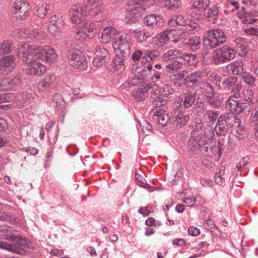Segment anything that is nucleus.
I'll use <instances>...</instances> for the list:
<instances>
[{
    "mask_svg": "<svg viewBox=\"0 0 258 258\" xmlns=\"http://www.w3.org/2000/svg\"><path fill=\"white\" fill-rule=\"evenodd\" d=\"M227 126H235L237 131L239 132L243 129L239 118L230 113H225L219 116L214 128L216 135L219 137L225 136L228 130Z\"/></svg>",
    "mask_w": 258,
    "mask_h": 258,
    "instance_id": "nucleus-1",
    "label": "nucleus"
},
{
    "mask_svg": "<svg viewBox=\"0 0 258 258\" xmlns=\"http://www.w3.org/2000/svg\"><path fill=\"white\" fill-rule=\"evenodd\" d=\"M160 52L157 50H145L142 51L139 49H136L132 55V60L136 62L141 58V71H146L150 70L153 67L154 59L159 56Z\"/></svg>",
    "mask_w": 258,
    "mask_h": 258,
    "instance_id": "nucleus-2",
    "label": "nucleus"
},
{
    "mask_svg": "<svg viewBox=\"0 0 258 258\" xmlns=\"http://www.w3.org/2000/svg\"><path fill=\"white\" fill-rule=\"evenodd\" d=\"M190 5L192 8L200 12L207 11V16L209 20L213 23H216L218 10L215 6L212 5L210 0H191Z\"/></svg>",
    "mask_w": 258,
    "mask_h": 258,
    "instance_id": "nucleus-3",
    "label": "nucleus"
},
{
    "mask_svg": "<svg viewBox=\"0 0 258 258\" xmlns=\"http://www.w3.org/2000/svg\"><path fill=\"white\" fill-rule=\"evenodd\" d=\"M227 41V37L220 29H214L207 31L204 38L205 45L211 48H215Z\"/></svg>",
    "mask_w": 258,
    "mask_h": 258,
    "instance_id": "nucleus-4",
    "label": "nucleus"
},
{
    "mask_svg": "<svg viewBox=\"0 0 258 258\" xmlns=\"http://www.w3.org/2000/svg\"><path fill=\"white\" fill-rule=\"evenodd\" d=\"M131 38L125 33H118L112 44L113 49L118 51L123 57H128L131 54Z\"/></svg>",
    "mask_w": 258,
    "mask_h": 258,
    "instance_id": "nucleus-5",
    "label": "nucleus"
},
{
    "mask_svg": "<svg viewBox=\"0 0 258 258\" xmlns=\"http://www.w3.org/2000/svg\"><path fill=\"white\" fill-rule=\"evenodd\" d=\"M38 46L30 45L29 43L22 41L19 43L17 49V56L23 58L22 61L25 63H32L33 59H35Z\"/></svg>",
    "mask_w": 258,
    "mask_h": 258,
    "instance_id": "nucleus-6",
    "label": "nucleus"
},
{
    "mask_svg": "<svg viewBox=\"0 0 258 258\" xmlns=\"http://www.w3.org/2000/svg\"><path fill=\"white\" fill-rule=\"evenodd\" d=\"M168 25L170 27L177 26L184 28L187 31H191L199 28V24L194 21L188 19L182 15L173 16L168 21Z\"/></svg>",
    "mask_w": 258,
    "mask_h": 258,
    "instance_id": "nucleus-7",
    "label": "nucleus"
},
{
    "mask_svg": "<svg viewBox=\"0 0 258 258\" xmlns=\"http://www.w3.org/2000/svg\"><path fill=\"white\" fill-rule=\"evenodd\" d=\"M234 57L235 52L233 49L224 45L213 51L211 56V61L214 64H219L220 62H225L234 58Z\"/></svg>",
    "mask_w": 258,
    "mask_h": 258,
    "instance_id": "nucleus-8",
    "label": "nucleus"
},
{
    "mask_svg": "<svg viewBox=\"0 0 258 258\" xmlns=\"http://www.w3.org/2000/svg\"><path fill=\"white\" fill-rule=\"evenodd\" d=\"M157 84L144 82L136 91L134 97L139 101L145 100L149 97L153 98L156 96Z\"/></svg>",
    "mask_w": 258,
    "mask_h": 258,
    "instance_id": "nucleus-9",
    "label": "nucleus"
},
{
    "mask_svg": "<svg viewBox=\"0 0 258 258\" xmlns=\"http://www.w3.org/2000/svg\"><path fill=\"white\" fill-rule=\"evenodd\" d=\"M67 58L69 63L75 69L85 70L87 67V61L82 52L78 49L70 50Z\"/></svg>",
    "mask_w": 258,
    "mask_h": 258,
    "instance_id": "nucleus-10",
    "label": "nucleus"
},
{
    "mask_svg": "<svg viewBox=\"0 0 258 258\" xmlns=\"http://www.w3.org/2000/svg\"><path fill=\"white\" fill-rule=\"evenodd\" d=\"M29 3L26 0H15L12 5V14L17 20H24L28 16Z\"/></svg>",
    "mask_w": 258,
    "mask_h": 258,
    "instance_id": "nucleus-11",
    "label": "nucleus"
},
{
    "mask_svg": "<svg viewBox=\"0 0 258 258\" xmlns=\"http://www.w3.org/2000/svg\"><path fill=\"white\" fill-rule=\"evenodd\" d=\"M87 5L92 7L89 12V15L95 18L96 21H102L105 20V15L101 0H84Z\"/></svg>",
    "mask_w": 258,
    "mask_h": 258,
    "instance_id": "nucleus-12",
    "label": "nucleus"
},
{
    "mask_svg": "<svg viewBox=\"0 0 258 258\" xmlns=\"http://www.w3.org/2000/svg\"><path fill=\"white\" fill-rule=\"evenodd\" d=\"M64 18L61 14L52 16L49 19L48 30L50 33L55 36H59L64 27Z\"/></svg>",
    "mask_w": 258,
    "mask_h": 258,
    "instance_id": "nucleus-13",
    "label": "nucleus"
},
{
    "mask_svg": "<svg viewBox=\"0 0 258 258\" xmlns=\"http://www.w3.org/2000/svg\"><path fill=\"white\" fill-rule=\"evenodd\" d=\"M35 59L42 60L48 63H54L57 58V55L53 49L48 45L38 46Z\"/></svg>",
    "mask_w": 258,
    "mask_h": 258,
    "instance_id": "nucleus-14",
    "label": "nucleus"
},
{
    "mask_svg": "<svg viewBox=\"0 0 258 258\" xmlns=\"http://www.w3.org/2000/svg\"><path fill=\"white\" fill-rule=\"evenodd\" d=\"M205 143L206 140L203 139V135H200L196 131L191 132L188 141V147L193 154H197L201 147Z\"/></svg>",
    "mask_w": 258,
    "mask_h": 258,
    "instance_id": "nucleus-15",
    "label": "nucleus"
},
{
    "mask_svg": "<svg viewBox=\"0 0 258 258\" xmlns=\"http://www.w3.org/2000/svg\"><path fill=\"white\" fill-rule=\"evenodd\" d=\"M204 72L201 71H194L188 74L184 81L185 84L189 87L200 86L204 84Z\"/></svg>",
    "mask_w": 258,
    "mask_h": 258,
    "instance_id": "nucleus-16",
    "label": "nucleus"
},
{
    "mask_svg": "<svg viewBox=\"0 0 258 258\" xmlns=\"http://www.w3.org/2000/svg\"><path fill=\"white\" fill-rule=\"evenodd\" d=\"M69 16L73 23L80 24L86 20V12L80 5H74L69 10Z\"/></svg>",
    "mask_w": 258,
    "mask_h": 258,
    "instance_id": "nucleus-17",
    "label": "nucleus"
},
{
    "mask_svg": "<svg viewBox=\"0 0 258 258\" xmlns=\"http://www.w3.org/2000/svg\"><path fill=\"white\" fill-rule=\"evenodd\" d=\"M95 26L90 21H87L83 24L81 30L78 31L75 34V39L77 44H80L85 41L87 37L90 36V33L93 32Z\"/></svg>",
    "mask_w": 258,
    "mask_h": 258,
    "instance_id": "nucleus-18",
    "label": "nucleus"
},
{
    "mask_svg": "<svg viewBox=\"0 0 258 258\" xmlns=\"http://www.w3.org/2000/svg\"><path fill=\"white\" fill-rule=\"evenodd\" d=\"M238 98L234 94L229 97L226 103V107L232 112V114H239L246 108V104L237 100Z\"/></svg>",
    "mask_w": 258,
    "mask_h": 258,
    "instance_id": "nucleus-19",
    "label": "nucleus"
},
{
    "mask_svg": "<svg viewBox=\"0 0 258 258\" xmlns=\"http://www.w3.org/2000/svg\"><path fill=\"white\" fill-rule=\"evenodd\" d=\"M16 66L15 56L9 55L4 56L0 60V73L7 75L12 72Z\"/></svg>",
    "mask_w": 258,
    "mask_h": 258,
    "instance_id": "nucleus-20",
    "label": "nucleus"
},
{
    "mask_svg": "<svg viewBox=\"0 0 258 258\" xmlns=\"http://www.w3.org/2000/svg\"><path fill=\"white\" fill-rule=\"evenodd\" d=\"M232 92L238 98H240L244 101L248 102H251L253 97L252 90L246 88L242 89V86L240 84L236 85L235 88H233Z\"/></svg>",
    "mask_w": 258,
    "mask_h": 258,
    "instance_id": "nucleus-21",
    "label": "nucleus"
},
{
    "mask_svg": "<svg viewBox=\"0 0 258 258\" xmlns=\"http://www.w3.org/2000/svg\"><path fill=\"white\" fill-rule=\"evenodd\" d=\"M144 23L150 28L157 29L162 26L164 21L161 16L152 14L145 17Z\"/></svg>",
    "mask_w": 258,
    "mask_h": 258,
    "instance_id": "nucleus-22",
    "label": "nucleus"
},
{
    "mask_svg": "<svg viewBox=\"0 0 258 258\" xmlns=\"http://www.w3.org/2000/svg\"><path fill=\"white\" fill-rule=\"evenodd\" d=\"M0 236L4 239L16 242L17 243L15 244L17 246H19V243L22 240L21 236L13 234L12 228L7 226H4L0 229Z\"/></svg>",
    "mask_w": 258,
    "mask_h": 258,
    "instance_id": "nucleus-23",
    "label": "nucleus"
},
{
    "mask_svg": "<svg viewBox=\"0 0 258 258\" xmlns=\"http://www.w3.org/2000/svg\"><path fill=\"white\" fill-rule=\"evenodd\" d=\"M39 59H33L32 63H26L30 67L27 74L31 75L40 76L46 71L45 67L39 62Z\"/></svg>",
    "mask_w": 258,
    "mask_h": 258,
    "instance_id": "nucleus-24",
    "label": "nucleus"
},
{
    "mask_svg": "<svg viewBox=\"0 0 258 258\" xmlns=\"http://www.w3.org/2000/svg\"><path fill=\"white\" fill-rule=\"evenodd\" d=\"M118 33L119 32L112 27L105 28L100 37L101 42L103 43H107L109 42L111 39L115 40Z\"/></svg>",
    "mask_w": 258,
    "mask_h": 258,
    "instance_id": "nucleus-25",
    "label": "nucleus"
},
{
    "mask_svg": "<svg viewBox=\"0 0 258 258\" xmlns=\"http://www.w3.org/2000/svg\"><path fill=\"white\" fill-rule=\"evenodd\" d=\"M32 95L26 92L23 91L16 95V103L19 108H22L29 105L32 99Z\"/></svg>",
    "mask_w": 258,
    "mask_h": 258,
    "instance_id": "nucleus-26",
    "label": "nucleus"
},
{
    "mask_svg": "<svg viewBox=\"0 0 258 258\" xmlns=\"http://www.w3.org/2000/svg\"><path fill=\"white\" fill-rule=\"evenodd\" d=\"M19 35L23 38L32 39L39 40L42 37V33L39 30L30 28L22 29L19 32Z\"/></svg>",
    "mask_w": 258,
    "mask_h": 258,
    "instance_id": "nucleus-27",
    "label": "nucleus"
},
{
    "mask_svg": "<svg viewBox=\"0 0 258 258\" xmlns=\"http://www.w3.org/2000/svg\"><path fill=\"white\" fill-rule=\"evenodd\" d=\"M227 73L230 75L241 74L243 72V62L240 60H236L227 65L225 68Z\"/></svg>",
    "mask_w": 258,
    "mask_h": 258,
    "instance_id": "nucleus-28",
    "label": "nucleus"
},
{
    "mask_svg": "<svg viewBox=\"0 0 258 258\" xmlns=\"http://www.w3.org/2000/svg\"><path fill=\"white\" fill-rule=\"evenodd\" d=\"M95 56L92 60L94 66H101L105 62V57L108 54L107 50L104 48H99L95 52Z\"/></svg>",
    "mask_w": 258,
    "mask_h": 258,
    "instance_id": "nucleus-29",
    "label": "nucleus"
},
{
    "mask_svg": "<svg viewBox=\"0 0 258 258\" xmlns=\"http://www.w3.org/2000/svg\"><path fill=\"white\" fill-rule=\"evenodd\" d=\"M56 76L53 74L46 75L39 83V88L47 89L53 87L56 83Z\"/></svg>",
    "mask_w": 258,
    "mask_h": 258,
    "instance_id": "nucleus-30",
    "label": "nucleus"
},
{
    "mask_svg": "<svg viewBox=\"0 0 258 258\" xmlns=\"http://www.w3.org/2000/svg\"><path fill=\"white\" fill-rule=\"evenodd\" d=\"M183 43L186 48L192 51H196L201 47V40L200 37L194 36L189 38L187 40H184Z\"/></svg>",
    "mask_w": 258,
    "mask_h": 258,
    "instance_id": "nucleus-31",
    "label": "nucleus"
},
{
    "mask_svg": "<svg viewBox=\"0 0 258 258\" xmlns=\"http://www.w3.org/2000/svg\"><path fill=\"white\" fill-rule=\"evenodd\" d=\"M153 119L157 121L159 125L164 127L166 125L169 118L168 115L165 113L164 110L160 109L154 113Z\"/></svg>",
    "mask_w": 258,
    "mask_h": 258,
    "instance_id": "nucleus-32",
    "label": "nucleus"
},
{
    "mask_svg": "<svg viewBox=\"0 0 258 258\" xmlns=\"http://www.w3.org/2000/svg\"><path fill=\"white\" fill-rule=\"evenodd\" d=\"M185 71H182L169 76V80L173 84L175 87H181L184 85H186L185 81L183 80L185 78Z\"/></svg>",
    "mask_w": 258,
    "mask_h": 258,
    "instance_id": "nucleus-33",
    "label": "nucleus"
},
{
    "mask_svg": "<svg viewBox=\"0 0 258 258\" xmlns=\"http://www.w3.org/2000/svg\"><path fill=\"white\" fill-rule=\"evenodd\" d=\"M0 248L7 249L10 251L19 254H23L25 250L21 246H17L15 244H9L6 242L0 241Z\"/></svg>",
    "mask_w": 258,
    "mask_h": 258,
    "instance_id": "nucleus-34",
    "label": "nucleus"
},
{
    "mask_svg": "<svg viewBox=\"0 0 258 258\" xmlns=\"http://www.w3.org/2000/svg\"><path fill=\"white\" fill-rule=\"evenodd\" d=\"M165 32L168 42H173L174 43H177L180 41L182 42L183 40V35L185 34V33L179 34L174 29L165 30Z\"/></svg>",
    "mask_w": 258,
    "mask_h": 258,
    "instance_id": "nucleus-35",
    "label": "nucleus"
},
{
    "mask_svg": "<svg viewBox=\"0 0 258 258\" xmlns=\"http://www.w3.org/2000/svg\"><path fill=\"white\" fill-rule=\"evenodd\" d=\"M182 56V52L181 50L175 49H172L165 52L162 56V59L164 61L170 59L174 60V58H180Z\"/></svg>",
    "mask_w": 258,
    "mask_h": 258,
    "instance_id": "nucleus-36",
    "label": "nucleus"
},
{
    "mask_svg": "<svg viewBox=\"0 0 258 258\" xmlns=\"http://www.w3.org/2000/svg\"><path fill=\"white\" fill-rule=\"evenodd\" d=\"M183 106L184 108H189L191 107L196 101V95L192 92L187 91L183 94Z\"/></svg>",
    "mask_w": 258,
    "mask_h": 258,
    "instance_id": "nucleus-37",
    "label": "nucleus"
},
{
    "mask_svg": "<svg viewBox=\"0 0 258 258\" xmlns=\"http://www.w3.org/2000/svg\"><path fill=\"white\" fill-rule=\"evenodd\" d=\"M50 6L46 3L41 6H37L35 8L34 14L40 18H43L50 11Z\"/></svg>",
    "mask_w": 258,
    "mask_h": 258,
    "instance_id": "nucleus-38",
    "label": "nucleus"
},
{
    "mask_svg": "<svg viewBox=\"0 0 258 258\" xmlns=\"http://www.w3.org/2000/svg\"><path fill=\"white\" fill-rule=\"evenodd\" d=\"M120 54V56L119 55L115 57L113 61V67L114 70L118 72V74L122 73L125 70V65L124 63V58Z\"/></svg>",
    "mask_w": 258,
    "mask_h": 258,
    "instance_id": "nucleus-39",
    "label": "nucleus"
},
{
    "mask_svg": "<svg viewBox=\"0 0 258 258\" xmlns=\"http://www.w3.org/2000/svg\"><path fill=\"white\" fill-rule=\"evenodd\" d=\"M174 90L170 85L163 84L160 89H159L158 86L157 85L156 96L160 95L167 98L169 95L172 94Z\"/></svg>",
    "mask_w": 258,
    "mask_h": 258,
    "instance_id": "nucleus-40",
    "label": "nucleus"
},
{
    "mask_svg": "<svg viewBox=\"0 0 258 258\" xmlns=\"http://www.w3.org/2000/svg\"><path fill=\"white\" fill-rule=\"evenodd\" d=\"M153 42L158 47H161L166 44L168 42V39L167 38L165 31L154 37Z\"/></svg>",
    "mask_w": 258,
    "mask_h": 258,
    "instance_id": "nucleus-41",
    "label": "nucleus"
},
{
    "mask_svg": "<svg viewBox=\"0 0 258 258\" xmlns=\"http://www.w3.org/2000/svg\"><path fill=\"white\" fill-rule=\"evenodd\" d=\"M202 85L203 86H200L199 90L200 92L204 95L206 99L214 95V89L211 85L204 82V84Z\"/></svg>",
    "mask_w": 258,
    "mask_h": 258,
    "instance_id": "nucleus-42",
    "label": "nucleus"
},
{
    "mask_svg": "<svg viewBox=\"0 0 258 258\" xmlns=\"http://www.w3.org/2000/svg\"><path fill=\"white\" fill-rule=\"evenodd\" d=\"M163 3V5L170 11H176L182 5L180 0H165Z\"/></svg>",
    "mask_w": 258,
    "mask_h": 258,
    "instance_id": "nucleus-43",
    "label": "nucleus"
},
{
    "mask_svg": "<svg viewBox=\"0 0 258 258\" xmlns=\"http://www.w3.org/2000/svg\"><path fill=\"white\" fill-rule=\"evenodd\" d=\"M237 16L241 20L243 23L245 24H253L256 21V20L254 18L249 19V13L245 11L244 9L239 11L237 13Z\"/></svg>",
    "mask_w": 258,
    "mask_h": 258,
    "instance_id": "nucleus-44",
    "label": "nucleus"
},
{
    "mask_svg": "<svg viewBox=\"0 0 258 258\" xmlns=\"http://www.w3.org/2000/svg\"><path fill=\"white\" fill-rule=\"evenodd\" d=\"M214 130L210 125H207L203 130V139L206 140V143L209 141H211L214 139Z\"/></svg>",
    "mask_w": 258,
    "mask_h": 258,
    "instance_id": "nucleus-45",
    "label": "nucleus"
},
{
    "mask_svg": "<svg viewBox=\"0 0 258 258\" xmlns=\"http://www.w3.org/2000/svg\"><path fill=\"white\" fill-rule=\"evenodd\" d=\"M219 111L213 110H208L204 113V117L205 120L209 122H214L218 119Z\"/></svg>",
    "mask_w": 258,
    "mask_h": 258,
    "instance_id": "nucleus-46",
    "label": "nucleus"
},
{
    "mask_svg": "<svg viewBox=\"0 0 258 258\" xmlns=\"http://www.w3.org/2000/svg\"><path fill=\"white\" fill-rule=\"evenodd\" d=\"M182 66V62L177 60H172L165 66L167 71H177L180 69Z\"/></svg>",
    "mask_w": 258,
    "mask_h": 258,
    "instance_id": "nucleus-47",
    "label": "nucleus"
},
{
    "mask_svg": "<svg viewBox=\"0 0 258 258\" xmlns=\"http://www.w3.org/2000/svg\"><path fill=\"white\" fill-rule=\"evenodd\" d=\"M12 43L8 40H5L0 44V54H5L11 52Z\"/></svg>",
    "mask_w": 258,
    "mask_h": 258,
    "instance_id": "nucleus-48",
    "label": "nucleus"
},
{
    "mask_svg": "<svg viewBox=\"0 0 258 258\" xmlns=\"http://www.w3.org/2000/svg\"><path fill=\"white\" fill-rule=\"evenodd\" d=\"M165 97L157 95L154 97V100L152 105L154 107H159L165 105L167 103V99L165 98Z\"/></svg>",
    "mask_w": 258,
    "mask_h": 258,
    "instance_id": "nucleus-49",
    "label": "nucleus"
},
{
    "mask_svg": "<svg viewBox=\"0 0 258 258\" xmlns=\"http://www.w3.org/2000/svg\"><path fill=\"white\" fill-rule=\"evenodd\" d=\"M144 77L142 74L135 75L133 77L129 78L128 79V84L131 86L137 85L138 84H141L144 82Z\"/></svg>",
    "mask_w": 258,
    "mask_h": 258,
    "instance_id": "nucleus-50",
    "label": "nucleus"
},
{
    "mask_svg": "<svg viewBox=\"0 0 258 258\" xmlns=\"http://www.w3.org/2000/svg\"><path fill=\"white\" fill-rule=\"evenodd\" d=\"M181 58L185 62L187 63L188 65L195 64L198 61V58L195 55L193 54L182 53V56Z\"/></svg>",
    "mask_w": 258,
    "mask_h": 258,
    "instance_id": "nucleus-51",
    "label": "nucleus"
},
{
    "mask_svg": "<svg viewBox=\"0 0 258 258\" xmlns=\"http://www.w3.org/2000/svg\"><path fill=\"white\" fill-rule=\"evenodd\" d=\"M0 221H8L13 224H17L20 221L18 218L10 215H7L5 213L2 214L0 215Z\"/></svg>",
    "mask_w": 258,
    "mask_h": 258,
    "instance_id": "nucleus-52",
    "label": "nucleus"
},
{
    "mask_svg": "<svg viewBox=\"0 0 258 258\" xmlns=\"http://www.w3.org/2000/svg\"><path fill=\"white\" fill-rule=\"evenodd\" d=\"M134 33L137 41L139 43H143L146 40L148 36L146 35L144 31L140 29L134 30Z\"/></svg>",
    "mask_w": 258,
    "mask_h": 258,
    "instance_id": "nucleus-53",
    "label": "nucleus"
},
{
    "mask_svg": "<svg viewBox=\"0 0 258 258\" xmlns=\"http://www.w3.org/2000/svg\"><path fill=\"white\" fill-rule=\"evenodd\" d=\"M244 81L249 86H254L255 82V77L250 73H245L242 76Z\"/></svg>",
    "mask_w": 258,
    "mask_h": 258,
    "instance_id": "nucleus-54",
    "label": "nucleus"
},
{
    "mask_svg": "<svg viewBox=\"0 0 258 258\" xmlns=\"http://www.w3.org/2000/svg\"><path fill=\"white\" fill-rule=\"evenodd\" d=\"M189 119V117L188 115H182L181 116H177L176 118L177 126L182 127L185 125Z\"/></svg>",
    "mask_w": 258,
    "mask_h": 258,
    "instance_id": "nucleus-55",
    "label": "nucleus"
},
{
    "mask_svg": "<svg viewBox=\"0 0 258 258\" xmlns=\"http://www.w3.org/2000/svg\"><path fill=\"white\" fill-rule=\"evenodd\" d=\"M249 158L248 156L241 158L236 165V168L238 170L241 171L242 169L247 166L249 163Z\"/></svg>",
    "mask_w": 258,
    "mask_h": 258,
    "instance_id": "nucleus-56",
    "label": "nucleus"
},
{
    "mask_svg": "<svg viewBox=\"0 0 258 258\" xmlns=\"http://www.w3.org/2000/svg\"><path fill=\"white\" fill-rule=\"evenodd\" d=\"M204 227L211 231H214L217 229L215 222L211 219L206 220L204 224Z\"/></svg>",
    "mask_w": 258,
    "mask_h": 258,
    "instance_id": "nucleus-57",
    "label": "nucleus"
},
{
    "mask_svg": "<svg viewBox=\"0 0 258 258\" xmlns=\"http://www.w3.org/2000/svg\"><path fill=\"white\" fill-rule=\"evenodd\" d=\"M11 89L9 78L0 79V91Z\"/></svg>",
    "mask_w": 258,
    "mask_h": 258,
    "instance_id": "nucleus-58",
    "label": "nucleus"
},
{
    "mask_svg": "<svg viewBox=\"0 0 258 258\" xmlns=\"http://www.w3.org/2000/svg\"><path fill=\"white\" fill-rule=\"evenodd\" d=\"M10 84L11 88L13 87L18 86L21 82V76L20 75L13 77V78L9 77Z\"/></svg>",
    "mask_w": 258,
    "mask_h": 258,
    "instance_id": "nucleus-59",
    "label": "nucleus"
},
{
    "mask_svg": "<svg viewBox=\"0 0 258 258\" xmlns=\"http://www.w3.org/2000/svg\"><path fill=\"white\" fill-rule=\"evenodd\" d=\"M238 78L237 77L234 76L232 77L228 78L225 81V83L226 86H228L229 88L232 87V90L233 88H235L234 86L236 85V82H237Z\"/></svg>",
    "mask_w": 258,
    "mask_h": 258,
    "instance_id": "nucleus-60",
    "label": "nucleus"
},
{
    "mask_svg": "<svg viewBox=\"0 0 258 258\" xmlns=\"http://www.w3.org/2000/svg\"><path fill=\"white\" fill-rule=\"evenodd\" d=\"M149 71H150V75H151V80L153 82L152 83L155 84V83L160 78L161 73L159 71L152 70V68Z\"/></svg>",
    "mask_w": 258,
    "mask_h": 258,
    "instance_id": "nucleus-61",
    "label": "nucleus"
},
{
    "mask_svg": "<svg viewBox=\"0 0 258 258\" xmlns=\"http://www.w3.org/2000/svg\"><path fill=\"white\" fill-rule=\"evenodd\" d=\"M203 127V123L201 120H198L195 122V124L193 125L194 130L192 132L196 131L197 133H200V135H203L202 129Z\"/></svg>",
    "mask_w": 258,
    "mask_h": 258,
    "instance_id": "nucleus-62",
    "label": "nucleus"
},
{
    "mask_svg": "<svg viewBox=\"0 0 258 258\" xmlns=\"http://www.w3.org/2000/svg\"><path fill=\"white\" fill-rule=\"evenodd\" d=\"M209 104L214 108H217L220 105V102L216 98L213 96L209 97L207 99Z\"/></svg>",
    "mask_w": 258,
    "mask_h": 258,
    "instance_id": "nucleus-63",
    "label": "nucleus"
},
{
    "mask_svg": "<svg viewBox=\"0 0 258 258\" xmlns=\"http://www.w3.org/2000/svg\"><path fill=\"white\" fill-rule=\"evenodd\" d=\"M251 62L254 69V74L258 76V56L253 57Z\"/></svg>",
    "mask_w": 258,
    "mask_h": 258,
    "instance_id": "nucleus-64",
    "label": "nucleus"
}]
</instances>
